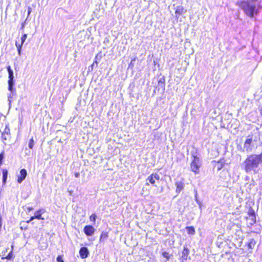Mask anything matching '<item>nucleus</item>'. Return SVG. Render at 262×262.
<instances>
[{
    "label": "nucleus",
    "mask_w": 262,
    "mask_h": 262,
    "mask_svg": "<svg viewBox=\"0 0 262 262\" xmlns=\"http://www.w3.org/2000/svg\"><path fill=\"white\" fill-rule=\"evenodd\" d=\"M2 133L6 134L8 137H10V130L8 124H6L4 130L2 132Z\"/></svg>",
    "instance_id": "nucleus-24"
},
{
    "label": "nucleus",
    "mask_w": 262,
    "mask_h": 262,
    "mask_svg": "<svg viewBox=\"0 0 262 262\" xmlns=\"http://www.w3.org/2000/svg\"><path fill=\"white\" fill-rule=\"evenodd\" d=\"M216 117L214 118V117H212L211 118H212V120H213L215 119H216Z\"/></svg>",
    "instance_id": "nucleus-47"
},
{
    "label": "nucleus",
    "mask_w": 262,
    "mask_h": 262,
    "mask_svg": "<svg viewBox=\"0 0 262 262\" xmlns=\"http://www.w3.org/2000/svg\"><path fill=\"white\" fill-rule=\"evenodd\" d=\"M193 192L194 193V201L196 202V203L201 201V200L199 199L197 190L194 189L193 190Z\"/></svg>",
    "instance_id": "nucleus-27"
},
{
    "label": "nucleus",
    "mask_w": 262,
    "mask_h": 262,
    "mask_svg": "<svg viewBox=\"0 0 262 262\" xmlns=\"http://www.w3.org/2000/svg\"><path fill=\"white\" fill-rule=\"evenodd\" d=\"M146 180L148 181L151 184L155 185V180L151 174L148 177Z\"/></svg>",
    "instance_id": "nucleus-25"
},
{
    "label": "nucleus",
    "mask_w": 262,
    "mask_h": 262,
    "mask_svg": "<svg viewBox=\"0 0 262 262\" xmlns=\"http://www.w3.org/2000/svg\"><path fill=\"white\" fill-rule=\"evenodd\" d=\"M34 219H36V218L35 217V216L34 215L33 216H32L30 217L29 220H28V221H27V223H29L30 222H31L32 221L34 220Z\"/></svg>",
    "instance_id": "nucleus-38"
},
{
    "label": "nucleus",
    "mask_w": 262,
    "mask_h": 262,
    "mask_svg": "<svg viewBox=\"0 0 262 262\" xmlns=\"http://www.w3.org/2000/svg\"><path fill=\"white\" fill-rule=\"evenodd\" d=\"M162 191H163V188H161V190H160V192H162Z\"/></svg>",
    "instance_id": "nucleus-48"
},
{
    "label": "nucleus",
    "mask_w": 262,
    "mask_h": 262,
    "mask_svg": "<svg viewBox=\"0 0 262 262\" xmlns=\"http://www.w3.org/2000/svg\"><path fill=\"white\" fill-rule=\"evenodd\" d=\"M191 155L192 160L190 164V168L193 172L198 174L200 172V168L202 165V160L199 157L197 148L193 147V149L191 151Z\"/></svg>",
    "instance_id": "nucleus-4"
},
{
    "label": "nucleus",
    "mask_w": 262,
    "mask_h": 262,
    "mask_svg": "<svg viewBox=\"0 0 262 262\" xmlns=\"http://www.w3.org/2000/svg\"><path fill=\"white\" fill-rule=\"evenodd\" d=\"M151 175L152 176V177H153L154 179H155V180H159L160 179V176L157 173H152V174H151Z\"/></svg>",
    "instance_id": "nucleus-37"
},
{
    "label": "nucleus",
    "mask_w": 262,
    "mask_h": 262,
    "mask_svg": "<svg viewBox=\"0 0 262 262\" xmlns=\"http://www.w3.org/2000/svg\"><path fill=\"white\" fill-rule=\"evenodd\" d=\"M3 252L4 253V254H3V255H4L5 254V251H4Z\"/></svg>",
    "instance_id": "nucleus-49"
},
{
    "label": "nucleus",
    "mask_w": 262,
    "mask_h": 262,
    "mask_svg": "<svg viewBox=\"0 0 262 262\" xmlns=\"http://www.w3.org/2000/svg\"><path fill=\"white\" fill-rule=\"evenodd\" d=\"M75 116H74L73 118H72V117H71L70 118V119H69V120H68L69 122H70V123H72V122L73 121L74 119Z\"/></svg>",
    "instance_id": "nucleus-41"
},
{
    "label": "nucleus",
    "mask_w": 262,
    "mask_h": 262,
    "mask_svg": "<svg viewBox=\"0 0 262 262\" xmlns=\"http://www.w3.org/2000/svg\"><path fill=\"white\" fill-rule=\"evenodd\" d=\"M257 2L258 0H243L236 2V5L239 7L247 16L252 18L259 13L261 8L259 4H254Z\"/></svg>",
    "instance_id": "nucleus-2"
},
{
    "label": "nucleus",
    "mask_w": 262,
    "mask_h": 262,
    "mask_svg": "<svg viewBox=\"0 0 262 262\" xmlns=\"http://www.w3.org/2000/svg\"><path fill=\"white\" fill-rule=\"evenodd\" d=\"M225 162L226 161L224 158L221 159L218 161H216L215 160L212 161V163H216L215 167H216L217 171L221 170L224 167L226 164Z\"/></svg>",
    "instance_id": "nucleus-12"
},
{
    "label": "nucleus",
    "mask_w": 262,
    "mask_h": 262,
    "mask_svg": "<svg viewBox=\"0 0 262 262\" xmlns=\"http://www.w3.org/2000/svg\"><path fill=\"white\" fill-rule=\"evenodd\" d=\"M97 218V215L95 213H93L90 216V220L91 221L95 223L96 220Z\"/></svg>",
    "instance_id": "nucleus-30"
},
{
    "label": "nucleus",
    "mask_w": 262,
    "mask_h": 262,
    "mask_svg": "<svg viewBox=\"0 0 262 262\" xmlns=\"http://www.w3.org/2000/svg\"><path fill=\"white\" fill-rule=\"evenodd\" d=\"M248 215L250 221L248 223V226L251 227L256 222V214L254 209L251 206L248 209Z\"/></svg>",
    "instance_id": "nucleus-5"
},
{
    "label": "nucleus",
    "mask_w": 262,
    "mask_h": 262,
    "mask_svg": "<svg viewBox=\"0 0 262 262\" xmlns=\"http://www.w3.org/2000/svg\"><path fill=\"white\" fill-rule=\"evenodd\" d=\"M27 174V171L25 168L21 169L19 174L17 176V182L19 184L21 183L26 178Z\"/></svg>",
    "instance_id": "nucleus-8"
},
{
    "label": "nucleus",
    "mask_w": 262,
    "mask_h": 262,
    "mask_svg": "<svg viewBox=\"0 0 262 262\" xmlns=\"http://www.w3.org/2000/svg\"><path fill=\"white\" fill-rule=\"evenodd\" d=\"M98 58V54H97L96 55V56H95V60H94V62L91 65L92 68H93L94 66H95V64H96V67H97L98 64V62L97 61V59Z\"/></svg>",
    "instance_id": "nucleus-34"
},
{
    "label": "nucleus",
    "mask_w": 262,
    "mask_h": 262,
    "mask_svg": "<svg viewBox=\"0 0 262 262\" xmlns=\"http://www.w3.org/2000/svg\"><path fill=\"white\" fill-rule=\"evenodd\" d=\"M108 237V232L105 231H102L100 236L99 243H104L107 239Z\"/></svg>",
    "instance_id": "nucleus-17"
},
{
    "label": "nucleus",
    "mask_w": 262,
    "mask_h": 262,
    "mask_svg": "<svg viewBox=\"0 0 262 262\" xmlns=\"http://www.w3.org/2000/svg\"><path fill=\"white\" fill-rule=\"evenodd\" d=\"M256 244V242L254 239H250L248 243L246 244L249 249H253Z\"/></svg>",
    "instance_id": "nucleus-20"
},
{
    "label": "nucleus",
    "mask_w": 262,
    "mask_h": 262,
    "mask_svg": "<svg viewBox=\"0 0 262 262\" xmlns=\"http://www.w3.org/2000/svg\"><path fill=\"white\" fill-rule=\"evenodd\" d=\"M259 140V136L257 133L254 134L249 135L245 141L243 151L250 152L257 147V143Z\"/></svg>",
    "instance_id": "nucleus-3"
},
{
    "label": "nucleus",
    "mask_w": 262,
    "mask_h": 262,
    "mask_svg": "<svg viewBox=\"0 0 262 262\" xmlns=\"http://www.w3.org/2000/svg\"><path fill=\"white\" fill-rule=\"evenodd\" d=\"M27 37V34H23L21 37V42L18 43L17 41L15 42V46L17 48V51H18V54L19 55H21V50L22 46L26 40V38Z\"/></svg>",
    "instance_id": "nucleus-11"
},
{
    "label": "nucleus",
    "mask_w": 262,
    "mask_h": 262,
    "mask_svg": "<svg viewBox=\"0 0 262 262\" xmlns=\"http://www.w3.org/2000/svg\"><path fill=\"white\" fill-rule=\"evenodd\" d=\"M8 171L7 169H2V183L3 185H5L7 182Z\"/></svg>",
    "instance_id": "nucleus-18"
},
{
    "label": "nucleus",
    "mask_w": 262,
    "mask_h": 262,
    "mask_svg": "<svg viewBox=\"0 0 262 262\" xmlns=\"http://www.w3.org/2000/svg\"><path fill=\"white\" fill-rule=\"evenodd\" d=\"M98 58V54H97L96 55V56H95V60H94V62L91 65L92 68H93L94 66H95V64H96V67H97L98 64V62L97 61V59Z\"/></svg>",
    "instance_id": "nucleus-36"
},
{
    "label": "nucleus",
    "mask_w": 262,
    "mask_h": 262,
    "mask_svg": "<svg viewBox=\"0 0 262 262\" xmlns=\"http://www.w3.org/2000/svg\"><path fill=\"white\" fill-rule=\"evenodd\" d=\"M174 16L177 20H178L180 17L186 12V10L185 9L183 6H178L174 8Z\"/></svg>",
    "instance_id": "nucleus-7"
},
{
    "label": "nucleus",
    "mask_w": 262,
    "mask_h": 262,
    "mask_svg": "<svg viewBox=\"0 0 262 262\" xmlns=\"http://www.w3.org/2000/svg\"><path fill=\"white\" fill-rule=\"evenodd\" d=\"M146 185H148L149 184H148V183H146Z\"/></svg>",
    "instance_id": "nucleus-50"
},
{
    "label": "nucleus",
    "mask_w": 262,
    "mask_h": 262,
    "mask_svg": "<svg viewBox=\"0 0 262 262\" xmlns=\"http://www.w3.org/2000/svg\"><path fill=\"white\" fill-rule=\"evenodd\" d=\"M10 137H8V136H7L6 134L2 133V138L3 142L5 143V144H6V143L5 142V141H6Z\"/></svg>",
    "instance_id": "nucleus-32"
},
{
    "label": "nucleus",
    "mask_w": 262,
    "mask_h": 262,
    "mask_svg": "<svg viewBox=\"0 0 262 262\" xmlns=\"http://www.w3.org/2000/svg\"><path fill=\"white\" fill-rule=\"evenodd\" d=\"M7 69L8 72V90L10 91H12L13 89V70L11 69V67L10 66H8L7 67Z\"/></svg>",
    "instance_id": "nucleus-6"
},
{
    "label": "nucleus",
    "mask_w": 262,
    "mask_h": 262,
    "mask_svg": "<svg viewBox=\"0 0 262 262\" xmlns=\"http://www.w3.org/2000/svg\"><path fill=\"white\" fill-rule=\"evenodd\" d=\"M45 212L44 209H40L36 211L34 213V216L36 219L37 220H44V218L42 217V214Z\"/></svg>",
    "instance_id": "nucleus-16"
},
{
    "label": "nucleus",
    "mask_w": 262,
    "mask_h": 262,
    "mask_svg": "<svg viewBox=\"0 0 262 262\" xmlns=\"http://www.w3.org/2000/svg\"><path fill=\"white\" fill-rule=\"evenodd\" d=\"M63 257V255H58V256L56 257L57 262H64Z\"/></svg>",
    "instance_id": "nucleus-31"
},
{
    "label": "nucleus",
    "mask_w": 262,
    "mask_h": 262,
    "mask_svg": "<svg viewBox=\"0 0 262 262\" xmlns=\"http://www.w3.org/2000/svg\"><path fill=\"white\" fill-rule=\"evenodd\" d=\"M249 180H250V177L249 176H246L245 178V180L246 181H249Z\"/></svg>",
    "instance_id": "nucleus-45"
},
{
    "label": "nucleus",
    "mask_w": 262,
    "mask_h": 262,
    "mask_svg": "<svg viewBox=\"0 0 262 262\" xmlns=\"http://www.w3.org/2000/svg\"><path fill=\"white\" fill-rule=\"evenodd\" d=\"M198 204V205H199V209L200 210V212L201 213H202V209H203V207H204L203 204V201H201L198 203H196Z\"/></svg>",
    "instance_id": "nucleus-33"
},
{
    "label": "nucleus",
    "mask_w": 262,
    "mask_h": 262,
    "mask_svg": "<svg viewBox=\"0 0 262 262\" xmlns=\"http://www.w3.org/2000/svg\"><path fill=\"white\" fill-rule=\"evenodd\" d=\"M31 11H32V9H31V7H29L28 8V16H29V15L30 14V13H31Z\"/></svg>",
    "instance_id": "nucleus-40"
},
{
    "label": "nucleus",
    "mask_w": 262,
    "mask_h": 262,
    "mask_svg": "<svg viewBox=\"0 0 262 262\" xmlns=\"http://www.w3.org/2000/svg\"><path fill=\"white\" fill-rule=\"evenodd\" d=\"M262 163V152L258 155L248 156L244 162L241 164L242 168L246 173L253 171L254 174L258 173V167Z\"/></svg>",
    "instance_id": "nucleus-1"
},
{
    "label": "nucleus",
    "mask_w": 262,
    "mask_h": 262,
    "mask_svg": "<svg viewBox=\"0 0 262 262\" xmlns=\"http://www.w3.org/2000/svg\"><path fill=\"white\" fill-rule=\"evenodd\" d=\"M79 253L80 257L82 259H85L89 257L90 255V252L89 249L86 247H82L80 248Z\"/></svg>",
    "instance_id": "nucleus-10"
},
{
    "label": "nucleus",
    "mask_w": 262,
    "mask_h": 262,
    "mask_svg": "<svg viewBox=\"0 0 262 262\" xmlns=\"http://www.w3.org/2000/svg\"><path fill=\"white\" fill-rule=\"evenodd\" d=\"M224 239V236L223 234L219 235L217 237L216 242L215 243L217 247L221 248L223 244V241Z\"/></svg>",
    "instance_id": "nucleus-19"
},
{
    "label": "nucleus",
    "mask_w": 262,
    "mask_h": 262,
    "mask_svg": "<svg viewBox=\"0 0 262 262\" xmlns=\"http://www.w3.org/2000/svg\"><path fill=\"white\" fill-rule=\"evenodd\" d=\"M256 185V182L254 180L253 178H252L250 183H246L245 185V187L247 188V191H250L251 189Z\"/></svg>",
    "instance_id": "nucleus-15"
},
{
    "label": "nucleus",
    "mask_w": 262,
    "mask_h": 262,
    "mask_svg": "<svg viewBox=\"0 0 262 262\" xmlns=\"http://www.w3.org/2000/svg\"><path fill=\"white\" fill-rule=\"evenodd\" d=\"M189 252L190 250L187 246H184L181 256V258L183 260H186L188 258L190 259V257H188L189 254Z\"/></svg>",
    "instance_id": "nucleus-14"
},
{
    "label": "nucleus",
    "mask_w": 262,
    "mask_h": 262,
    "mask_svg": "<svg viewBox=\"0 0 262 262\" xmlns=\"http://www.w3.org/2000/svg\"><path fill=\"white\" fill-rule=\"evenodd\" d=\"M162 256L166 259L165 262L170 260V259L173 257L172 254H169L167 251H162L161 253Z\"/></svg>",
    "instance_id": "nucleus-21"
},
{
    "label": "nucleus",
    "mask_w": 262,
    "mask_h": 262,
    "mask_svg": "<svg viewBox=\"0 0 262 262\" xmlns=\"http://www.w3.org/2000/svg\"><path fill=\"white\" fill-rule=\"evenodd\" d=\"M237 149L238 150H241L243 151V147L241 145H237Z\"/></svg>",
    "instance_id": "nucleus-44"
},
{
    "label": "nucleus",
    "mask_w": 262,
    "mask_h": 262,
    "mask_svg": "<svg viewBox=\"0 0 262 262\" xmlns=\"http://www.w3.org/2000/svg\"><path fill=\"white\" fill-rule=\"evenodd\" d=\"M216 117H220V116H217ZM223 118L222 117V116H220V119L221 120V123H222V124H223V125L224 126H225V124L223 123Z\"/></svg>",
    "instance_id": "nucleus-42"
},
{
    "label": "nucleus",
    "mask_w": 262,
    "mask_h": 262,
    "mask_svg": "<svg viewBox=\"0 0 262 262\" xmlns=\"http://www.w3.org/2000/svg\"><path fill=\"white\" fill-rule=\"evenodd\" d=\"M74 176L76 178H79L80 176V173L78 172H76L74 173Z\"/></svg>",
    "instance_id": "nucleus-43"
},
{
    "label": "nucleus",
    "mask_w": 262,
    "mask_h": 262,
    "mask_svg": "<svg viewBox=\"0 0 262 262\" xmlns=\"http://www.w3.org/2000/svg\"><path fill=\"white\" fill-rule=\"evenodd\" d=\"M158 85H161L163 88L165 86V80L164 78H161L158 81Z\"/></svg>",
    "instance_id": "nucleus-29"
},
{
    "label": "nucleus",
    "mask_w": 262,
    "mask_h": 262,
    "mask_svg": "<svg viewBox=\"0 0 262 262\" xmlns=\"http://www.w3.org/2000/svg\"><path fill=\"white\" fill-rule=\"evenodd\" d=\"M26 209L28 210V212H30L32 210L34 209V208L32 207H26Z\"/></svg>",
    "instance_id": "nucleus-39"
},
{
    "label": "nucleus",
    "mask_w": 262,
    "mask_h": 262,
    "mask_svg": "<svg viewBox=\"0 0 262 262\" xmlns=\"http://www.w3.org/2000/svg\"><path fill=\"white\" fill-rule=\"evenodd\" d=\"M96 229L92 225H86L83 228V232L87 236H91L94 235Z\"/></svg>",
    "instance_id": "nucleus-9"
},
{
    "label": "nucleus",
    "mask_w": 262,
    "mask_h": 262,
    "mask_svg": "<svg viewBox=\"0 0 262 262\" xmlns=\"http://www.w3.org/2000/svg\"><path fill=\"white\" fill-rule=\"evenodd\" d=\"M98 58V54H97L96 55V56H95V60H94V62L91 65L92 68H93L94 66H95V64H96V67H97L98 64V62L97 61V59Z\"/></svg>",
    "instance_id": "nucleus-35"
},
{
    "label": "nucleus",
    "mask_w": 262,
    "mask_h": 262,
    "mask_svg": "<svg viewBox=\"0 0 262 262\" xmlns=\"http://www.w3.org/2000/svg\"><path fill=\"white\" fill-rule=\"evenodd\" d=\"M4 158H5V152H4V151H2L0 153V165H2L3 164Z\"/></svg>",
    "instance_id": "nucleus-28"
},
{
    "label": "nucleus",
    "mask_w": 262,
    "mask_h": 262,
    "mask_svg": "<svg viewBox=\"0 0 262 262\" xmlns=\"http://www.w3.org/2000/svg\"><path fill=\"white\" fill-rule=\"evenodd\" d=\"M34 145V141L33 137H32L29 141L28 147L29 148L32 149L33 148Z\"/></svg>",
    "instance_id": "nucleus-26"
},
{
    "label": "nucleus",
    "mask_w": 262,
    "mask_h": 262,
    "mask_svg": "<svg viewBox=\"0 0 262 262\" xmlns=\"http://www.w3.org/2000/svg\"><path fill=\"white\" fill-rule=\"evenodd\" d=\"M245 219L247 221L248 219H249V215L248 216H245Z\"/></svg>",
    "instance_id": "nucleus-46"
},
{
    "label": "nucleus",
    "mask_w": 262,
    "mask_h": 262,
    "mask_svg": "<svg viewBox=\"0 0 262 262\" xmlns=\"http://www.w3.org/2000/svg\"><path fill=\"white\" fill-rule=\"evenodd\" d=\"M175 185L176 186V192L177 194H179L184 189L185 186L184 183L182 181H176Z\"/></svg>",
    "instance_id": "nucleus-13"
},
{
    "label": "nucleus",
    "mask_w": 262,
    "mask_h": 262,
    "mask_svg": "<svg viewBox=\"0 0 262 262\" xmlns=\"http://www.w3.org/2000/svg\"><path fill=\"white\" fill-rule=\"evenodd\" d=\"M185 229L188 234L191 235H193L195 234V230L193 226H186Z\"/></svg>",
    "instance_id": "nucleus-22"
},
{
    "label": "nucleus",
    "mask_w": 262,
    "mask_h": 262,
    "mask_svg": "<svg viewBox=\"0 0 262 262\" xmlns=\"http://www.w3.org/2000/svg\"><path fill=\"white\" fill-rule=\"evenodd\" d=\"M11 247H12V249H11V251H10L9 252V253L7 254V255L6 257H2V258L3 259H7V260H12L13 259V258H14L13 252V245H12Z\"/></svg>",
    "instance_id": "nucleus-23"
}]
</instances>
